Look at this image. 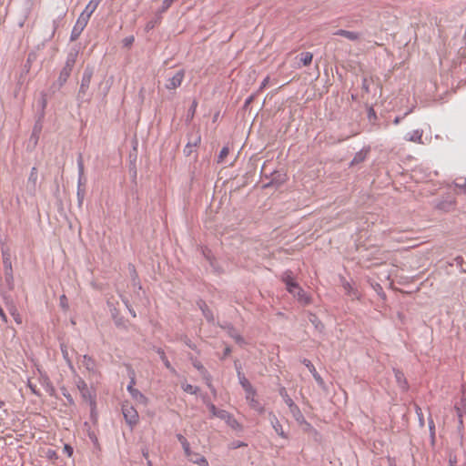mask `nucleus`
I'll use <instances>...</instances> for the list:
<instances>
[{"instance_id":"f257e3e1","label":"nucleus","mask_w":466,"mask_h":466,"mask_svg":"<svg viewBox=\"0 0 466 466\" xmlns=\"http://www.w3.org/2000/svg\"><path fill=\"white\" fill-rule=\"evenodd\" d=\"M283 281L286 284L288 291L293 294L303 304H309L310 302L309 298L306 295L303 289L294 281L290 273L287 272L283 276Z\"/></svg>"},{"instance_id":"f03ea898","label":"nucleus","mask_w":466,"mask_h":466,"mask_svg":"<svg viewBox=\"0 0 466 466\" xmlns=\"http://www.w3.org/2000/svg\"><path fill=\"white\" fill-rule=\"evenodd\" d=\"M122 411L126 421L131 427L137 424L139 417L137 410L133 406L129 405L128 403H126L122 407Z\"/></svg>"},{"instance_id":"7ed1b4c3","label":"nucleus","mask_w":466,"mask_h":466,"mask_svg":"<svg viewBox=\"0 0 466 466\" xmlns=\"http://www.w3.org/2000/svg\"><path fill=\"white\" fill-rule=\"evenodd\" d=\"M185 71L178 70L173 76L168 77L166 82V88L168 90H175L179 87L184 80Z\"/></svg>"},{"instance_id":"20e7f679","label":"nucleus","mask_w":466,"mask_h":466,"mask_svg":"<svg viewBox=\"0 0 466 466\" xmlns=\"http://www.w3.org/2000/svg\"><path fill=\"white\" fill-rule=\"evenodd\" d=\"M246 399H247L249 406L253 410H257L259 413L264 411L263 406L256 399V391L254 390L246 393Z\"/></svg>"},{"instance_id":"39448f33","label":"nucleus","mask_w":466,"mask_h":466,"mask_svg":"<svg viewBox=\"0 0 466 466\" xmlns=\"http://www.w3.org/2000/svg\"><path fill=\"white\" fill-rule=\"evenodd\" d=\"M90 17L91 16L86 15L84 13H81L76 20V25H74V26H76V30L83 31L86 28V26L87 25Z\"/></svg>"},{"instance_id":"423d86ee","label":"nucleus","mask_w":466,"mask_h":466,"mask_svg":"<svg viewBox=\"0 0 466 466\" xmlns=\"http://www.w3.org/2000/svg\"><path fill=\"white\" fill-rule=\"evenodd\" d=\"M90 17L91 16L86 15L84 13H81L76 20V25H74V26H76V30L83 31L86 28V26L87 25Z\"/></svg>"},{"instance_id":"0eeeda50","label":"nucleus","mask_w":466,"mask_h":466,"mask_svg":"<svg viewBox=\"0 0 466 466\" xmlns=\"http://www.w3.org/2000/svg\"><path fill=\"white\" fill-rule=\"evenodd\" d=\"M102 0H90L82 13L91 16Z\"/></svg>"},{"instance_id":"6e6552de","label":"nucleus","mask_w":466,"mask_h":466,"mask_svg":"<svg viewBox=\"0 0 466 466\" xmlns=\"http://www.w3.org/2000/svg\"><path fill=\"white\" fill-rule=\"evenodd\" d=\"M335 35H341L347 39H350V40H357L360 38V34L359 33H356V32H352V31H348V30H343V29H340L339 31H337L335 33Z\"/></svg>"},{"instance_id":"1a4fd4ad","label":"nucleus","mask_w":466,"mask_h":466,"mask_svg":"<svg viewBox=\"0 0 466 466\" xmlns=\"http://www.w3.org/2000/svg\"><path fill=\"white\" fill-rule=\"evenodd\" d=\"M208 409H209L210 413L214 417H218V418L223 419V420L228 418V413L226 410H218L215 407V405H213V404H209L208 405Z\"/></svg>"},{"instance_id":"9d476101","label":"nucleus","mask_w":466,"mask_h":466,"mask_svg":"<svg viewBox=\"0 0 466 466\" xmlns=\"http://www.w3.org/2000/svg\"><path fill=\"white\" fill-rule=\"evenodd\" d=\"M82 363H83V366L86 367V369L87 370H89L91 372H96V362L91 357L85 355Z\"/></svg>"},{"instance_id":"9b49d317","label":"nucleus","mask_w":466,"mask_h":466,"mask_svg":"<svg viewBox=\"0 0 466 466\" xmlns=\"http://www.w3.org/2000/svg\"><path fill=\"white\" fill-rule=\"evenodd\" d=\"M299 58L303 66H309L312 62L313 55L310 52H303L299 56Z\"/></svg>"},{"instance_id":"f8f14e48","label":"nucleus","mask_w":466,"mask_h":466,"mask_svg":"<svg viewBox=\"0 0 466 466\" xmlns=\"http://www.w3.org/2000/svg\"><path fill=\"white\" fill-rule=\"evenodd\" d=\"M228 153H229V149H228V147H224L221 149V151H220V153H219V155H218V163H222V162H224V160H225V158L228 157Z\"/></svg>"},{"instance_id":"ddd939ff","label":"nucleus","mask_w":466,"mask_h":466,"mask_svg":"<svg viewBox=\"0 0 466 466\" xmlns=\"http://www.w3.org/2000/svg\"><path fill=\"white\" fill-rule=\"evenodd\" d=\"M240 383L243 389L245 390L246 393L254 390L249 381L244 377L240 378Z\"/></svg>"},{"instance_id":"4468645a","label":"nucleus","mask_w":466,"mask_h":466,"mask_svg":"<svg viewBox=\"0 0 466 466\" xmlns=\"http://www.w3.org/2000/svg\"><path fill=\"white\" fill-rule=\"evenodd\" d=\"M406 139L409 141L418 142L421 139V133L415 131L412 135H408Z\"/></svg>"},{"instance_id":"2eb2a0df","label":"nucleus","mask_w":466,"mask_h":466,"mask_svg":"<svg viewBox=\"0 0 466 466\" xmlns=\"http://www.w3.org/2000/svg\"><path fill=\"white\" fill-rule=\"evenodd\" d=\"M184 391L189 393V394H196L198 392V388L194 387L190 384H184L182 386Z\"/></svg>"},{"instance_id":"dca6fc26","label":"nucleus","mask_w":466,"mask_h":466,"mask_svg":"<svg viewBox=\"0 0 466 466\" xmlns=\"http://www.w3.org/2000/svg\"><path fill=\"white\" fill-rule=\"evenodd\" d=\"M191 461L193 463L198 464V466H209L208 462V461L206 460L205 457H199V459H198V460L191 459Z\"/></svg>"},{"instance_id":"f3484780","label":"nucleus","mask_w":466,"mask_h":466,"mask_svg":"<svg viewBox=\"0 0 466 466\" xmlns=\"http://www.w3.org/2000/svg\"><path fill=\"white\" fill-rule=\"evenodd\" d=\"M182 446H183V449L185 451L186 455L187 457L191 456V451H190L189 443H188V441L186 439H183Z\"/></svg>"},{"instance_id":"a211bd4d","label":"nucleus","mask_w":466,"mask_h":466,"mask_svg":"<svg viewBox=\"0 0 466 466\" xmlns=\"http://www.w3.org/2000/svg\"><path fill=\"white\" fill-rule=\"evenodd\" d=\"M11 315L13 316L15 321L17 323V324H22V318L20 316V314L17 312L16 309H14L12 312H11Z\"/></svg>"},{"instance_id":"6ab92c4d","label":"nucleus","mask_w":466,"mask_h":466,"mask_svg":"<svg viewBox=\"0 0 466 466\" xmlns=\"http://www.w3.org/2000/svg\"><path fill=\"white\" fill-rule=\"evenodd\" d=\"M82 32H83V31H77V30H76V26H74V27H73V30H72V33H71V40H72V41L76 40Z\"/></svg>"},{"instance_id":"aec40b11","label":"nucleus","mask_w":466,"mask_h":466,"mask_svg":"<svg viewBox=\"0 0 466 466\" xmlns=\"http://www.w3.org/2000/svg\"><path fill=\"white\" fill-rule=\"evenodd\" d=\"M63 451L68 457L73 455V448L68 444H65Z\"/></svg>"},{"instance_id":"412c9836","label":"nucleus","mask_w":466,"mask_h":466,"mask_svg":"<svg viewBox=\"0 0 466 466\" xmlns=\"http://www.w3.org/2000/svg\"><path fill=\"white\" fill-rule=\"evenodd\" d=\"M60 305L63 309H67L68 306H67V299H66V295H62L60 297Z\"/></svg>"},{"instance_id":"4be33fe9","label":"nucleus","mask_w":466,"mask_h":466,"mask_svg":"<svg viewBox=\"0 0 466 466\" xmlns=\"http://www.w3.org/2000/svg\"><path fill=\"white\" fill-rule=\"evenodd\" d=\"M134 36H128L123 40V43L126 46H131L132 44L134 43Z\"/></svg>"},{"instance_id":"5701e85b","label":"nucleus","mask_w":466,"mask_h":466,"mask_svg":"<svg viewBox=\"0 0 466 466\" xmlns=\"http://www.w3.org/2000/svg\"><path fill=\"white\" fill-rule=\"evenodd\" d=\"M304 363L309 368V370H310L311 373H313L316 370L315 367L309 360H304Z\"/></svg>"},{"instance_id":"b1692460","label":"nucleus","mask_w":466,"mask_h":466,"mask_svg":"<svg viewBox=\"0 0 466 466\" xmlns=\"http://www.w3.org/2000/svg\"><path fill=\"white\" fill-rule=\"evenodd\" d=\"M127 390H129V392L133 395V396H137V395H139L140 397H143V395H141L138 390L133 389V387L130 385L127 387Z\"/></svg>"},{"instance_id":"393cba45","label":"nucleus","mask_w":466,"mask_h":466,"mask_svg":"<svg viewBox=\"0 0 466 466\" xmlns=\"http://www.w3.org/2000/svg\"><path fill=\"white\" fill-rule=\"evenodd\" d=\"M285 401H286V403H287L289 406H292V405H293V401H292V400H291L288 395H286V396H285Z\"/></svg>"},{"instance_id":"a878e982","label":"nucleus","mask_w":466,"mask_h":466,"mask_svg":"<svg viewBox=\"0 0 466 466\" xmlns=\"http://www.w3.org/2000/svg\"><path fill=\"white\" fill-rule=\"evenodd\" d=\"M312 374H313V377L315 378V380H316L317 381H319V382H321V381H322V380H321L320 376L317 373V371H316V370H315Z\"/></svg>"},{"instance_id":"bb28decb","label":"nucleus","mask_w":466,"mask_h":466,"mask_svg":"<svg viewBox=\"0 0 466 466\" xmlns=\"http://www.w3.org/2000/svg\"><path fill=\"white\" fill-rule=\"evenodd\" d=\"M78 167H79V173H80V175H82L84 173V165H83L82 161L78 162Z\"/></svg>"},{"instance_id":"cd10ccee","label":"nucleus","mask_w":466,"mask_h":466,"mask_svg":"<svg viewBox=\"0 0 466 466\" xmlns=\"http://www.w3.org/2000/svg\"><path fill=\"white\" fill-rule=\"evenodd\" d=\"M396 378L398 380H400L403 378V374L400 371H396Z\"/></svg>"},{"instance_id":"c85d7f7f","label":"nucleus","mask_w":466,"mask_h":466,"mask_svg":"<svg viewBox=\"0 0 466 466\" xmlns=\"http://www.w3.org/2000/svg\"><path fill=\"white\" fill-rule=\"evenodd\" d=\"M189 457H190V460H191V459H193V460H198V459H199V457H202V456H201V455H199V454H192V453H191V456H189Z\"/></svg>"},{"instance_id":"c756f323","label":"nucleus","mask_w":466,"mask_h":466,"mask_svg":"<svg viewBox=\"0 0 466 466\" xmlns=\"http://www.w3.org/2000/svg\"><path fill=\"white\" fill-rule=\"evenodd\" d=\"M268 79H269L268 76L264 79V81L262 82V87L267 86Z\"/></svg>"},{"instance_id":"7c9ffc66","label":"nucleus","mask_w":466,"mask_h":466,"mask_svg":"<svg viewBox=\"0 0 466 466\" xmlns=\"http://www.w3.org/2000/svg\"><path fill=\"white\" fill-rule=\"evenodd\" d=\"M177 438L181 443L183 441V439H185L182 435H178Z\"/></svg>"},{"instance_id":"2f4dec72","label":"nucleus","mask_w":466,"mask_h":466,"mask_svg":"<svg viewBox=\"0 0 466 466\" xmlns=\"http://www.w3.org/2000/svg\"><path fill=\"white\" fill-rule=\"evenodd\" d=\"M165 365H166V367H167V368H170V363H169V361H168V360H166V361H165Z\"/></svg>"},{"instance_id":"473e14b6","label":"nucleus","mask_w":466,"mask_h":466,"mask_svg":"<svg viewBox=\"0 0 466 466\" xmlns=\"http://www.w3.org/2000/svg\"><path fill=\"white\" fill-rule=\"evenodd\" d=\"M29 387H30V389L32 390V391H33L34 393H36V392H35V389H34L30 384H29Z\"/></svg>"},{"instance_id":"72a5a7b5","label":"nucleus","mask_w":466,"mask_h":466,"mask_svg":"<svg viewBox=\"0 0 466 466\" xmlns=\"http://www.w3.org/2000/svg\"><path fill=\"white\" fill-rule=\"evenodd\" d=\"M230 352V350L228 348L226 349V355H228Z\"/></svg>"},{"instance_id":"f704fd0d","label":"nucleus","mask_w":466,"mask_h":466,"mask_svg":"<svg viewBox=\"0 0 466 466\" xmlns=\"http://www.w3.org/2000/svg\"><path fill=\"white\" fill-rule=\"evenodd\" d=\"M345 288H346V289H348V288L350 289V283H347V285L345 286Z\"/></svg>"},{"instance_id":"c9c22d12","label":"nucleus","mask_w":466,"mask_h":466,"mask_svg":"<svg viewBox=\"0 0 466 466\" xmlns=\"http://www.w3.org/2000/svg\"><path fill=\"white\" fill-rule=\"evenodd\" d=\"M4 405V402L0 400V407Z\"/></svg>"}]
</instances>
